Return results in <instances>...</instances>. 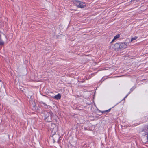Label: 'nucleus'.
Listing matches in <instances>:
<instances>
[{"mask_svg":"<svg viewBox=\"0 0 148 148\" xmlns=\"http://www.w3.org/2000/svg\"><path fill=\"white\" fill-rule=\"evenodd\" d=\"M73 3H74V4L77 7L80 4L79 3H80V1L78 0H75L73 1Z\"/></svg>","mask_w":148,"mask_h":148,"instance_id":"nucleus-8","label":"nucleus"},{"mask_svg":"<svg viewBox=\"0 0 148 148\" xmlns=\"http://www.w3.org/2000/svg\"><path fill=\"white\" fill-rule=\"evenodd\" d=\"M79 3L80 4L77 6L78 8H83L85 7L86 6V4L84 2H82L80 1Z\"/></svg>","mask_w":148,"mask_h":148,"instance_id":"nucleus-6","label":"nucleus"},{"mask_svg":"<svg viewBox=\"0 0 148 148\" xmlns=\"http://www.w3.org/2000/svg\"><path fill=\"white\" fill-rule=\"evenodd\" d=\"M120 37V35L119 34H117L114 37L113 40H112L111 42H113V41L115 40L116 39H117V38H119Z\"/></svg>","mask_w":148,"mask_h":148,"instance_id":"nucleus-10","label":"nucleus"},{"mask_svg":"<svg viewBox=\"0 0 148 148\" xmlns=\"http://www.w3.org/2000/svg\"><path fill=\"white\" fill-rule=\"evenodd\" d=\"M121 50L122 49H125L127 47V45L125 43H120Z\"/></svg>","mask_w":148,"mask_h":148,"instance_id":"nucleus-7","label":"nucleus"},{"mask_svg":"<svg viewBox=\"0 0 148 148\" xmlns=\"http://www.w3.org/2000/svg\"><path fill=\"white\" fill-rule=\"evenodd\" d=\"M49 128L50 130L51 131V133H56L57 131V127L54 123H51Z\"/></svg>","mask_w":148,"mask_h":148,"instance_id":"nucleus-3","label":"nucleus"},{"mask_svg":"<svg viewBox=\"0 0 148 148\" xmlns=\"http://www.w3.org/2000/svg\"><path fill=\"white\" fill-rule=\"evenodd\" d=\"M42 103L43 104H45V103H43L42 102Z\"/></svg>","mask_w":148,"mask_h":148,"instance_id":"nucleus-14","label":"nucleus"},{"mask_svg":"<svg viewBox=\"0 0 148 148\" xmlns=\"http://www.w3.org/2000/svg\"><path fill=\"white\" fill-rule=\"evenodd\" d=\"M115 49L116 50L119 51L120 49V43H117L114 45Z\"/></svg>","mask_w":148,"mask_h":148,"instance_id":"nucleus-5","label":"nucleus"},{"mask_svg":"<svg viewBox=\"0 0 148 148\" xmlns=\"http://www.w3.org/2000/svg\"><path fill=\"white\" fill-rule=\"evenodd\" d=\"M52 136L50 138V139L53 143H55L56 141H58V139L60 138L59 135L56 133H52Z\"/></svg>","mask_w":148,"mask_h":148,"instance_id":"nucleus-2","label":"nucleus"},{"mask_svg":"<svg viewBox=\"0 0 148 148\" xmlns=\"http://www.w3.org/2000/svg\"><path fill=\"white\" fill-rule=\"evenodd\" d=\"M61 97V95L59 93L57 95H55L54 97L53 98L56 99H57V100L60 99Z\"/></svg>","mask_w":148,"mask_h":148,"instance_id":"nucleus-9","label":"nucleus"},{"mask_svg":"<svg viewBox=\"0 0 148 148\" xmlns=\"http://www.w3.org/2000/svg\"><path fill=\"white\" fill-rule=\"evenodd\" d=\"M127 95L126 96V97H125V98H126L127 96Z\"/></svg>","mask_w":148,"mask_h":148,"instance_id":"nucleus-15","label":"nucleus"},{"mask_svg":"<svg viewBox=\"0 0 148 148\" xmlns=\"http://www.w3.org/2000/svg\"><path fill=\"white\" fill-rule=\"evenodd\" d=\"M11 1H12V0H11Z\"/></svg>","mask_w":148,"mask_h":148,"instance_id":"nucleus-17","label":"nucleus"},{"mask_svg":"<svg viewBox=\"0 0 148 148\" xmlns=\"http://www.w3.org/2000/svg\"><path fill=\"white\" fill-rule=\"evenodd\" d=\"M147 140H148V133H147Z\"/></svg>","mask_w":148,"mask_h":148,"instance_id":"nucleus-13","label":"nucleus"},{"mask_svg":"<svg viewBox=\"0 0 148 148\" xmlns=\"http://www.w3.org/2000/svg\"><path fill=\"white\" fill-rule=\"evenodd\" d=\"M2 36L4 38H6V36L2 32L0 31V45L3 46L4 45V42L1 39V36Z\"/></svg>","mask_w":148,"mask_h":148,"instance_id":"nucleus-4","label":"nucleus"},{"mask_svg":"<svg viewBox=\"0 0 148 148\" xmlns=\"http://www.w3.org/2000/svg\"><path fill=\"white\" fill-rule=\"evenodd\" d=\"M111 108H110L108 110H105V111H101V112L102 113H105V112H109L110 111V110H111Z\"/></svg>","mask_w":148,"mask_h":148,"instance_id":"nucleus-11","label":"nucleus"},{"mask_svg":"<svg viewBox=\"0 0 148 148\" xmlns=\"http://www.w3.org/2000/svg\"><path fill=\"white\" fill-rule=\"evenodd\" d=\"M137 38V37L136 36H135L134 37L132 38H131V42L133 40H136Z\"/></svg>","mask_w":148,"mask_h":148,"instance_id":"nucleus-12","label":"nucleus"},{"mask_svg":"<svg viewBox=\"0 0 148 148\" xmlns=\"http://www.w3.org/2000/svg\"><path fill=\"white\" fill-rule=\"evenodd\" d=\"M0 82H1V80H0Z\"/></svg>","mask_w":148,"mask_h":148,"instance_id":"nucleus-16","label":"nucleus"},{"mask_svg":"<svg viewBox=\"0 0 148 148\" xmlns=\"http://www.w3.org/2000/svg\"><path fill=\"white\" fill-rule=\"evenodd\" d=\"M41 115L44 120L47 122H51L52 121V113L50 111L48 112L44 111L41 113Z\"/></svg>","mask_w":148,"mask_h":148,"instance_id":"nucleus-1","label":"nucleus"}]
</instances>
